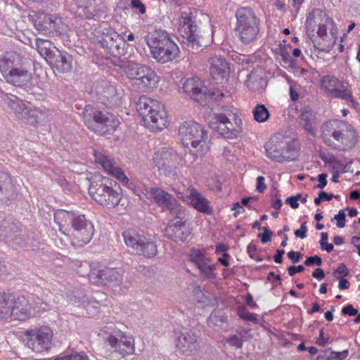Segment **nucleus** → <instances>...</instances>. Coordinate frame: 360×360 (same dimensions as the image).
I'll use <instances>...</instances> for the list:
<instances>
[{
  "mask_svg": "<svg viewBox=\"0 0 360 360\" xmlns=\"http://www.w3.org/2000/svg\"><path fill=\"white\" fill-rule=\"evenodd\" d=\"M321 136L325 144L338 151H348L358 141V134L354 127L340 120L324 122L321 127Z\"/></svg>",
  "mask_w": 360,
  "mask_h": 360,
  "instance_id": "f257e3e1",
  "label": "nucleus"
},
{
  "mask_svg": "<svg viewBox=\"0 0 360 360\" xmlns=\"http://www.w3.org/2000/svg\"><path fill=\"white\" fill-rule=\"evenodd\" d=\"M54 220L60 228L68 229L71 243L75 247H83L88 244L94 234V225L84 214L58 210L54 214Z\"/></svg>",
  "mask_w": 360,
  "mask_h": 360,
  "instance_id": "f03ea898",
  "label": "nucleus"
},
{
  "mask_svg": "<svg viewBox=\"0 0 360 360\" xmlns=\"http://www.w3.org/2000/svg\"><path fill=\"white\" fill-rule=\"evenodd\" d=\"M0 70L8 83L23 86L32 79L34 65L31 59L17 52H8L0 59Z\"/></svg>",
  "mask_w": 360,
  "mask_h": 360,
  "instance_id": "7ed1b4c3",
  "label": "nucleus"
},
{
  "mask_svg": "<svg viewBox=\"0 0 360 360\" xmlns=\"http://www.w3.org/2000/svg\"><path fill=\"white\" fill-rule=\"evenodd\" d=\"M89 181V193L98 205L112 209L120 204L122 188L115 181L99 174H94Z\"/></svg>",
  "mask_w": 360,
  "mask_h": 360,
  "instance_id": "20e7f679",
  "label": "nucleus"
},
{
  "mask_svg": "<svg viewBox=\"0 0 360 360\" xmlns=\"http://www.w3.org/2000/svg\"><path fill=\"white\" fill-rule=\"evenodd\" d=\"M136 106L144 125L150 131H159L166 127L167 115L161 103L146 96H142L139 99Z\"/></svg>",
  "mask_w": 360,
  "mask_h": 360,
  "instance_id": "39448f33",
  "label": "nucleus"
},
{
  "mask_svg": "<svg viewBox=\"0 0 360 360\" xmlns=\"http://www.w3.org/2000/svg\"><path fill=\"white\" fill-rule=\"evenodd\" d=\"M235 33L244 44L255 41L259 34L260 20L255 11L248 7L239 8L236 13Z\"/></svg>",
  "mask_w": 360,
  "mask_h": 360,
  "instance_id": "423d86ee",
  "label": "nucleus"
},
{
  "mask_svg": "<svg viewBox=\"0 0 360 360\" xmlns=\"http://www.w3.org/2000/svg\"><path fill=\"white\" fill-rule=\"evenodd\" d=\"M82 117L89 129L101 134H112L120 124L118 119L112 114L103 113L91 105L85 107Z\"/></svg>",
  "mask_w": 360,
  "mask_h": 360,
  "instance_id": "0eeeda50",
  "label": "nucleus"
},
{
  "mask_svg": "<svg viewBox=\"0 0 360 360\" xmlns=\"http://www.w3.org/2000/svg\"><path fill=\"white\" fill-rule=\"evenodd\" d=\"M122 236L124 243L134 253L146 258H153L157 255L155 242L142 231L129 229L122 232Z\"/></svg>",
  "mask_w": 360,
  "mask_h": 360,
  "instance_id": "6e6552de",
  "label": "nucleus"
},
{
  "mask_svg": "<svg viewBox=\"0 0 360 360\" xmlns=\"http://www.w3.org/2000/svg\"><path fill=\"white\" fill-rule=\"evenodd\" d=\"M178 32L183 38V44L192 53L198 52L202 45L195 20L187 13H183L179 18Z\"/></svg>",
  "mask_w": 360,
  "mask_h": 360,
  "instance_id": "1a4fd4ad",
  "label": "nucleus"
},
{
  "mask_svg": "<svg viewBox=\"0 0 360 360\" xmlns=\"http://www.w3.org/2000/svg\"><path fill=\"white\" fill-rule=\"evenodd\" d=\"M9 108L15 116L21 120H25L27 124L37 127L46 121V114L44 111L37 108H30L23 101L15 98L8 101Z\"/></svg>",
  "mask_w": 360,
  "mask_h": 360,
  "instance_id": "9d476101",
  "label": "nucleus"
},
{
  "mask_svg": "<svg viewBox=\"0 0 360 360\" xmlns=\"http://www.w3.org/2000/svg\"><path fill=\"white\" fill-rule=\"evenodd\" d=\"M101 332L108 335L106 342L122 356L131 354L134 352V339L124 335L114 323L107 324L102 328Z\"/></svg>",
  "mask_w": 360,
  "mask_h": 360,
  "instance_id": "9b49d317",
  "label": "nucleus"
},
{
  "mask_svg": "<svg viewBox=\"0 0 360 360\" xmlns=\"http://www.w3.org/2000/svg\"><path fill=\"white\" fill-rule=\"evenodd\" d=\"M321 84L331 96L349 101L353 107L356 104L347 82H342L332 75H325L321 78Z\"/></svg>",
  "mask_w": 360,
  "mask_h": 360,
  "instance_id": "f8f14e48",
  "label": "nucleus"
},
{
  "mask_svg": "<svg viewBox=\"0 0 360 360\" xmlns=\"http://www.w3.org/2000/svg\"><path fill=\"white\" fill-rule=\"evenodd\" d=\"M26 335L28 338L27 345L33 352L41 353L50 349L53 333L49 327L42 326L27 330Z\"/></svg>",
  "mask_w": 360,
  "mask_h": 360,
  "instance_id": "ddd939ff",
  "label": "nucleus"
},
{
  "mask_svg": "<svg viewBox=\"0 0 360 360\" xmlns=\"http://www.w3.org/2000/svg\"><path fill=\"white\" fill-rule=\"evenodd\" d=\"M171 215L174 219L165 229V236L174 241H184L191 233L186 225L185 210L182 208Z\"/></svg>",
  "mask_w": 360,
  "mask_h": 360,
  "instance_id": "4468645a",
  "label": "nucleus"
},
{
  "mask_svg": "<svg viewBox=\"0 0 360 360\" xmlns=\"http://www.w3.org/2000/svg\"><path fill=\"white\" fill-rule=\"evenodd\" d=\"M181 156L173 149L162 148L153 156V161L158 169L162 170L167 176H176L178 174V165Z\"/></svg>",
  "mask_w": 360,
  "mask_h": 360,
  "instance_id": "2eb2a0df",
  "label": "nucleus"
},
{
  "mask_svg": "<svg viewBox=\"0 0 360 360\" xmlns=\"http://www.w3.org/2000/svg\"><path fill=\"white\" fill-rule=\"evenodd\" d=\"M205 131L198 123L185 122L179 127V136L186 147L195 148L204 138Z\"/></svg>",
  "mask_w": 360,
  "mask_h": 360,
  "instance_id": "dca6fc26",
  "label": "nucleus"
},
{
  "mask_svg": "<svg viewBox=\"0 0 360 360\" xmlns=\"http://www.w3.org/2000/svg\"><path fill=\"white\" fill-rule=\"evenodd\" d=\"M184 91L198 102H202L207 98H212L215 92L208 89L198 77L188 78L183 84Z\"/></svg>",
  "mask_w": 360,
  "mask_h": 360,
  "instance_id": "f3484780",
  "label": "nucleus"
},
{
  "mask_svg": "<svg viewBox=\"0 0 360 360\" xmlns=\"http://www.w3.org/2000/svg\"><path fill=\"white\" fill-rule=\"evenodd\" d=\"M89 279L96 285L119 284L122 280V270L107 267L94 269L89 274Z\"/></svg>",
  "mask_w": 360,
  "mask_h": 360,
  "instance_id": "a211bd4d",
  "label": "nucleus"
},
{
  "mask_svg": "<svg viewBox=\"0 0 360 360\" xmlns=\"http://www.w3.org/2000/svg\"><path fill=\"white\" fill-rule=\"evenodd\" d=\"M177 350L185 356L194 355L198 348V337L191 331L181 332L176 340Z\"/></svg>",
  "mask_w": 360,
  "mask_h": 360,
  "instance_id": "6ab92c4d",
  "label": "nucleus"
},
{
  "mask_svg": "<svg viewBox=\"0 0 360 360\" xmlns=\"http://www.w3.org/2000/svg\"><path fill=\"white\" fill-rule=\"evenodd\" d=\"M150 194L155 202L162 208L169 211L170 214L176 213L178 210L182 209L175 198L159 188H152Z\"/></svg>",
  "mask_w": 360,
  "mask_h": 360,
  "instance_id": "aec40b11",
  "label": "nucleus"
},
{
  "mask_svg": "<svg viewBox=\"0 0 360 360\" xmlns=\"http://www.w3.org/2000/svg\"><path fill=\"white\" fill-rule=\"evenodd\" d=\"M210 73L217 83L226 80L229 76V65L226 60L220 56H214L209 58Z\"/></svg>",
  "mask_w": 360,
  "mask_h": 360,
  "instance_id": "412c9836",
  "label": "nucleus"
},
{
  "mask_svg": "<svg viewBox=\"0 0 360 360\" xmlns=\"http://www.w3.org/2000/svg\"><path fill=\"white\" fill-rule=\"evenodd\" d=\"M94 158L96 162L101 165L109 174L115 176L122 182H128L129 179L122 169L117 167L113 160L109 156L103 154L101 152L94 151Z\"/></svg>",
  "mask_w": 360,
  "mask_h": 360,
  "instance_id": "4be33fe9",
  "label": "nucleus"
},
{
  "mask_svg": "<svg viewBox=\"0 0 360 360\" xmlns=\"http://www.w3.org/2000/svg\"><path fill=\"white\" fill-rule=\"evenodd\" d=\"M145 40L150 49L151 54L158 49L174 42L172 39L169 33L162 30H158L152 32H149L145 37Z\"/></svg>",
  "mask_w": 360,
  "mask_h": 360,
  "instance_id": "5701e85b",
  "label": "nucleus"
},
{
  "mask_svg": "<svg viewBox=\"0 0 360 360\" xmlns=\"http://www.w3.org/2000/svg\"><path fill=\"white\" fill-rule=\"evenodd\" d=\"M191 261L198 267L200 273L207 278H214L215 265L209 263L208 258L200 250L192 249L190 253Z\"/></svg>",
  "mask_w": 360,
  "mask_h": 360,
  "instance_id": "b1692460",
  "label": "nucleus"
},
{
  "mask_svg": "<svg viewBox=\"0 0 360 360\" xmlns=\"http://www.w3.org/2000/svg\"><path fill=\"white\" fill-rule=\"evenodd\" d=\"M324 23H333V20L321 9H314L307 17L305 27L306 32L310 39L315 37L316 27Z\"/></svg>",
  "mask_w": 360,
  "mask_h": 360,
  "instance_id": "393cba45",
  "label": "nucleus"
},
{
  "mask_svg": "<svg viewBox=\"0 0 360 360\" xmlns=\"http://www.w3.org/2000/svg\"><path fill=\"white\" fill-rule=\"evenodd\" d=\"M186 195L190 199L191 205L198 212L207 214H212V208L210 202L193 186H189L187 188Z\"/></svg>",
  "mask_w": 360,
  "mask_h": 360,
  "instance_id": "a878e982",
  "label": "nucleus"
},
{
  "mask_svg": "<svg viewBox=\"0 0 360 360\" xmlns=\"http://www.w3.org/2000/svg\"><path fill=\"white\" fill-rule=\"evenodd\" d=\"M179 53V49L174 42L152 53L151 56L157 62L164 64L174 60Z\"/></svg>",
  "mask_w": 360,
  "mask_h": 360,
  "instance_id": "bb28decb",
  "label": "nucleus"
},
{
  "mask_svg": "<svg viewBox=\"0 0 360 360\" xmlns=\"http://www.w3.org/2000/svg\"><path fill=\"white\" fill-rule=\"evenodd\" d=\"M264 72L262 68L257 67L253 69L247 75L245 82L246 86L252 91H258L266 85V80L264 78Z\"/></svg>",
  "mask_w": 360,
  "mask_h": 360,
  "instance_id": "cd10ccee",
  "label": "nucleus"
},
{
  "mask_svg": "<svg viewBox=\"0 0 360 360\" xmlns=\"http://www.w3.org/2000/svg\"><path fill=\"white\" fill-rule=\"evenodd\" d=\"M158 82V79L155 72L150 69L141 79L133 82L132 86L138 91L146 92L155 88Z\"/></svg>",
  "mask_w": 360,
  "mask_h": 360,
  "instance_id": "c85d7f7f",
  "label": "nucleus"
},
{
  "mask_svg": "<svg viewBox=\"0 0 360 360\" xmlns=\"http://www.w3.org/2000/svg\"><path fill=\"white\" fill-rule=\"evenodd\" d=\"M73 1L77 6L76 13L78 16L85 19H91L97 14L95 0Z\"/></svg>",
  "mask_w": 360,
  "mask_h": 360,
  "instance_id": "c756f323",
  "label": "nucleus"
},
{
  "mask_svg": "<svg viewBox=\"0 0 360 360\" xmlns=\"http://www.w3.org/2000/svg\"><path fill=\"white\" fill-rule=\"evenodd\" d=\"M36 49L38 53L42 56L49 64L56 56V51L59 50L53 46L51 42L49 40L37 39L35 43Z\"/></svg>",
  "mask_w": 360,
  "mask_h": 360,
  "instance_id": "7c9ffc66",
  "label": "nucleus"
},
{
  "mask_svg": "<svg viewBox=\"0 0 360 360\" xmlns=\"http://www.w3.org/2000/svg\"><path fill=\"white\" fill-rule=\"evenodd\" d=\"M36 49L38 53L42 56L49 64L56 56V51L59 50L53 46L51 42L49 40L37 39L35 43Z\"/></svg>",
  "mask_w": 360,
  "mask_h": 360,
  "instance_id": "2f4dec72",
  "label": "nucleus"
},
{
  "mask_svg": "<svg viewBox=\"0 0 360 360\" xmlns=\"http://www.w3.org/2000/svg\"><path fill=\"white\" fill-rule=\"evenodd\" d=\"M72 60L71 55L59 50L56 51V56L50 65L56 68L60 72H68L72 69Z\"/></svg>",
  "mask_w": 360,
  "mask_h": 360,
  "instance_id": "473e14b6",
  "label": "nucleus"
},
{
  "mask_svg": "<svg viewBox=\"0 0 360 360\" xmlns=\"http://www.w3.org/2000/svg\"><path fill=\"white\" fill-rule=\"evenodd\" d=\"M15 193L14 185L11 176L3 172H0V200H7Z\"/></svg>",
  "mask_w": 360,
  "mask_h": 360,
  "instance_id": "72a5a7b5",
  "label": "nucleus"
},
{
  "mask_svg": "<svg viewBox=\"0 0 360 360\" xmlns=\"http://www.w3.org/2000/svg\"><path fill=\"white\" fill-rule=\"evenodd\" d=\"M285 145L286 143L284 140L275 141L272 139L264 146L266 155L275 162H282L283 156H282L281 150Z\"/></svg>",
  "mask_w": 360,
  "mask_h": 360,
  "instance_id": "f704fd0d",
  "label": "nucleus"
},
{
  "mask_svg": "<svg viewBox=\"0 0 360 360\" xmlns=\"http://www.w3.org/2000/svg\"><path fill=\"white\" fill-rule=\"evenodd\" d=\"M235 117V115L229 112L227 115V121L225 122L226 127L224 132L223 137L227 139H233L238 137L240 133L242 128V120L240 119L235 118V123L231 122L230 117Z\"/></svg>",
  "mask_w": 360,
  "mask_h": 360,
  "instance_id": "c9c22d12",
  "label": "nucleus"
},
{
  "mask_svg": "<svg viewBox=\"0 0 360 360\" xmlns=\"http://www.w3.org/2000/svg\"><path fill=\"white\" fill-rule=\"evenodd\" d=\"M300 124L305 131L311 135H314L318 122L316 115L310 110H304L300 114Z\"/></svg>",
  "mask_w": 360,
  "mask_h": 360,
  "instance_id": "e433bc0d",
  "label": "nucleus"
},
{
  "mask_svg": "<svg viewBox=\"0 0 360 360\" xmlns=\"http://www.w3.org/2000/svg\"><path fill=\"white\" fill-rule=\"evenodd\" d=\"M150 69V67L147 65H141L136 63H129L125 68V72L129 79L135 82V80H139L143 76L146 75Z\"/></svg>",
  "mask_w": 360,
  "mask_h": 360,
  "instance_id": "4c0bfd02",
  "label": "nucleus"
},
{
  "mask_svg": "<svg viewBox=\"0 0 360 360\" xmlns=\"http://www.w3.org/2000/svg\"><path fill=\"white\" fill-rule=\"evenodd\" d=\"M19 231V223L10 219L3 220L0 224V238L13 240Z\"/></svg>",
  "mask_w": 360,
  "mask_h": 360,
  "instance_id": "58836bf2",
  "label": "nucleus"
},
{
  "mask_svg": "<svg viewBox=\"0 0 360 360\" xmlns=\"http://www.w3.org/2000/svg\"><path fill=\"white\" fill-rule=\"evenodd\" d=\"M227 121V115L224 113H216L213 115L209 122V126L217 134L224 136L226 127L225 122Z\"/></svg>",
  "mask_w": 360,
  "mask_h": 360,
  "instance_id": "ea45409f",
  "label": "nucleus"
},
{
  "mask_svg": "<svg viewBox=\"0 0 360 360\" xmlns=\"http://www.w3.org/2000/svg\"><path fill=\"white\" fill-rule=\"evenodd\" d=\"M53 16L51 14L39 12L34 22L35 27L39 30L51 32Z\"/></svg>",
  "mask_w": 360,
  "mask_h": 360,
  "instance_id": "a19ab883",
  "label": "nucleus"
},
{
  "mask_svg": "<svg viewBox=\"0 0 360 360\" xmlns=\"http://www.w3.org/2000/svg\"><path fill=\"white\" fill-rule=\"evenodd\" d=\"M286 145L283 147V149L281 150L282 156H283L282 159V162H290L292 160H295L297 156V150L295 141H287L284 140Z\"/></svg>",
  "mask_w": 360,
  "mask_h": 360,
  "instance_id": "79ce46f5",
  "label": "nucleus"
},
{
  "mask_svg": "<svg viewBox=\"0 0 360 360\" xmlns=\"http://www.w3.org/2000/svg\"><path fill=\"white\" fill-rule=\"evenodd\" d=\"M13 301L7 296L0 295V319H7L12 315Z\"/></svg>",
  "mask_w": 360,
  "mask_h": 360,
  "instance_id": "37998d69",
  "label": "nucleus"
},
{
  "mask_svg": "<svg viewBox=\"0 0 360 360\" xmlns=\"http://www.w3.org/2000/svg\"><path fill=\"white\" fill-rule=\"evenodd\" d=\"M20 304L21 302L20 301V299H18V300L13 302L11 316H13L15 319L22 321L29 316L30 312L27 305L25 307H20Z\"/></svg>",
  "mask_w": 360,
  "mask_h": 360,
  "instance_id": "c03bdc74",
  "label": "nucleus"
},
{
  "mask_svg": "<svg viewBox=\"0 0 360 360\" xmlns=\"http://www.w3.org/2000/svg\"><path fill=\"white\" fill-rule=\"evenodd\" d=\"M254 119L256 122L262 123L266 122L270 113L267 108L263 104H257L252 110Z\"/></svg>",
  "mask_w": 360,
  "mask_h": 360,
  "instance_id": "a18cd8bd",
  "label": "nucleus"
},
{
  "mask_svg": "<svg viewBox=\"0 0 360 360\" xmlns=\"http://www.w3.org/2000/svg\"><path fill=\"white\" fill-rule=\"evenodd\" d=\"M226 320L224 313L219 309H214L207 319V325L210 327L219 326Z\"/></svg>",
  "mask_w": 360,
  "mask_h": 360,
  "instance_id": "49530a36",
  "label": "nucleus"
},
{
  "mask_svg": "<svg viewBox=\"0 0 360 360\" xmlns=\"http://www.w3.org/2000/svg\"><path fill=\"white\" fill-rule=\"evenodd\" d=\"M115 39V43L112 42L110 45L107 48L115 56H118L124 53L125 41L121 35H114Z\"/></svg>",
  "mask_w": 360,
  "mask_h": 360,
  "instance_id": "de8ad7c7",
  "label": "nucleus"
},
{
  "mask_svg": "<svg viewBox=\"0 0 360 360\" xmlns=\"http://www.w3.org/2000/svg\"><path fill=\"white\" fill-rule=\"evenodd\" d=\"M68 30V25L64 22L61 18L54 15L51 25V31L58 32L59 34L66 33Z\"/></svg>",
  "mask_w": 360,
  "mask_h": 360,
  "instance_id": "09e8293b",
  "label": "nucleus"
},
{
  "mask_svg": "<svg viewBox=\"0 0 360 360\" xmlns=\"http://www.w3.org/2000/svg\"><path fill=\"white\" fill-rule=\"evenodd\" d=\"M328 163L332 165V168L333 170L341 171L342 172H345V167L342 163V162L335 157H331L328 160Z\"/></svg>",
  "mask_w": 360,
  "mask_h": 360,
  "instance_id": "8fccbe9b",
  "label": "nucleus"
},
{
  "mask_svg": "<svg viewBox=\"0 0 360 360\" xmlns=\"http://www.w3.org/2000/svg\"><path fill=\"white\" fill-rule=\"evenodd\" d=\"M349 275V270L346 265L343 263L340 264L333 272V276L339 278L340 276L346 277Z\"/></svg>",
  "mask_w": 360,
  "mask_h": 360,
  "instance_id": "3c124183",
  "label": "nucleus"
},
{
  "mask_svg": "<svg viewBox=\"0 0 360 360\" xmlns=\"http://www.w3.org/2000/svg\"><path fill=\"white\" fill-rule=\"evenodd\" d=\"M114 35H120L112 29H110L103 39V43L105 44L106 47L110 45V43L115 42L116 37Z\"/></svg>",
  "mask_w": 360,
  "mask_h": 360,
  "instance_id": "603ef678",
  "label": "nucleus"
},
{
  "mask_svg": "<svg viewBox=\"0 0 360 360\" xmlns=\"http://www.w3.org/2000/svg\"><path fill=\"white\" fill-rule=\"evenodd\" d=\"M238 315L241 319L250 321H253L256 319L255 315L245 308L238 309Z\"/></svg>",
  "mask_w": 360,
  "mask_h": 360,
  "instance_id": "864d4df0",
  "label": "nucleus"
},
{
  "mask_svg": "<svg viewBox=\"0 0 360 360\" xmlns=\"http://www.w3.org/2000/svg\"><path fill=\"white\" fill-rule=\"evenodd\" d=\"M263 233L259 234V237L261 238V241L263 243H267L271 240V238L273 236V232L270 231L266 226L262 228Z\"/></svg>",
  "mask_w": 360,
  "mask_h": 360,
  "instance_id": "5fc2aeb1",
  "label": "nucleus"
},
{
  "mask_svg": "<svg viewBox=\"0 0 360 360\" xmlns=\"http://www.w3.org/2000/svg\"><path fill=\"white\" fill-rule=\"evenodd\" d=\"M226 342H228L231 346L235 347L236 348H241L243 346L242 340L236 335H231L229 338L226 339Z\"/></svg>",
  "mask_w": 360,
  "mask_h": 360,
  "instance_id": "6e6d98bb",
  "label": "nucleus"
},
{
  "mask_svg": "<svg viewBox=\"0 0 360 360\" xmlns=\"http://www.w3.org/2000/svg\"><path fill=\"white\" fill-rule=\"evenodd\" d=\"M334 219L337 220V226L343 228L345 226V213L343 210L339 211L338 214H335Z\"/></svg>",
  "mask_w": 360,
  "mask_h": 360,
  "instance_id": "4d7b16f0",
  "label": "nucleus"
},
{
  "mask_svg": "<svg viewBox=\"0 0 360 360\" xmlns=\"http://www.w3.org/2000/svg\"><path fill=\"white\" fill-rule=\"evenodd\" d=\"M304 264L306 266H311L313 264H316L317 266H321L322 264V259L318 255L309 257L305 260Z\"/></svg>",
  "mask_w": 360,
  "mask_h": 360,
  "instance_id": "13d9d810",
  "label": "nucleus"
},
{
  "mask_svg": "<svg viewBox=\"0 0 360 360\" xmlns=\"http://www.w3.org/2000/svg\"><path fill=\"white\" fill-rule=\"evenodd\" d=\"M342 313L344 315L354 316L358 315V310L354 309L352 304H347L342 309Z\"/></svg>",
  "mask_w": 360,
  "mask_h": 360,
  "instance_id": "bf43d9fd",
  "label": "nucleus"
},
{
  "mask_svg": "<svg viewBox=\"0 0 360 360\" xmlns=\"http://www.w3.org/2000/svg\"><path fill=\"white\" fill-rule=\"evenodd\" d=\"M307 222H304L301 224V226L300 229H297L295 231V235L297 238H300L302 239L307 237Z\"/></svg>",
  "mask_w": 360,
  "mask_h": 360,
  "instance_id": "052dcab7",
  "label": "nucleus"
},
{
  "mask_svg": "<svg viewBox=\"0 0 360 360\" xmlns=\"http://www.w3.org/2000/svg\"><path fill=\"white\" fill-rule=\"evenodd\" d=\"M332 23H324L322 22V24L319 25L318 27V30L316 32V34L319 37L321 38H323L327 35V26L328 25H331Z\"/></svg>",
  "mask_w": 360,
  "mask_h": 360,
  "instance_id": "680f3d73",
  "label": "nucleus"
},
{
  "mask_svg": "<svg viewBox=\"0 0 360 360\" xmlns=\"http://www.w3.org/2000/svg\"><path fill=\"white\" fill-rule=\"evenodd\" d=\"M131 6L138 8L141 14L146 11L145 5L140 0H131Z\"/></svg>",
  "mask_w": 360,
  "mask_h": 360,
  "instance_id": "e2e57ef3",
  "label": "nucleus"
},
{
  "mask_svg": "<svg viewBox=\"0 0 360 360\" xmlns=\"http://www.w3.org/2000/svg\"><path fill=\"white\" fill-rule=\"evenodd\" d=\"M349 352L347 349H345L342 352H332L331 354L333 358L338 360H343L345 359L348 356Z\"/></svg>",
  "mask_w": 360,
  "mask_h": 360,
  "instance_id": "0e129e2a",
  "label": "nucleus"
},
{
  "mask_svg": "<svg viewBox=\"0 0 360 360\" xmlns=\"http://www.w3.org/2000/svg\"><path fill=\"white\" fill-rule=\"evenodd\" d=\"M266 188V186L264 184V178L262 176H259L257 178V191L259 193H263Z\"/></svg>",
  "mask_w": 360,
  "mask_h": 360,
  "instance_id": "69168bd1",
  "label": "nucleus"
},
{
  "mask_svg": "<svg viewBox=\"0 0 360 360\" xmlns=\"http://www.w3.org/2000/svg\"><path fill=\"white\" fill-rule=\"evenodd\" d=\"M304 267L302 265L290 266L288 269V273L289 276H292L296 273L302 272V271H304Z\"/></svg>",
  "mask_w": 360,
  "mask_h": 360,
  "instance_id": "338daca9",
  "label": "nucleus"
},
{
  "mask_svg": "<svg viewBox=\"0 0 360 360\" xmlns=\"http://www.w3.org/2000/svg\"><path fill=\"white\" fill-rule=\"evenodd\" d=\"M326 178H327V174L326 173L320 174L317 178L319 184L316 186V188H321V189L325 188V186L327 184Z\"/></svg>",
  "mask_w": 360,
  "mask_h": 360,
  "instance_id": "774afa93",
  "label": "nucleus"
}]
</instances>
